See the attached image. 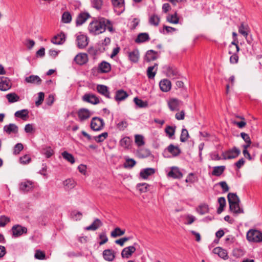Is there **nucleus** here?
<instances>
[{
  "mask_svg": "<svg viewBox=\"0 0 262 262\" xmlns=\"http://www.w3.org/2000/svg\"><path fill=\"white\" fill-rule=\"evenodd\" d=\"M105 18L101 17L99 20H95L90 23L89 30L91 33L98 35L103 33L106 30L105 24Z\"/></svg>",
  "mask_w": 262,
  "mask_h": 262,
  "instance_id": "nucleus-1",
  "label": "nucleus"
},
{
  "mask_svg": "<svg viewBox=\"0 0 262 262\" xmlns=\"http://www.w3.org/2000/svg\"><path fill=\"white\" fill-rule=\"evenodd\" d=\"M247 239L253 243L260 242L262 241V232L256 229H251L247 233Z\"/></svg>",
  "mask_w": 262,
  "mask_h": 262,
  "instance_id": "nucleus-2",
  "label": "nucleus"
},
{
  "mask_svg": "<svg viewBox=\"0 0 262 262\" xmlns=\"http://www.w3.org/2000/svg\"><path fill=\"white\" fill-rule=\"evenodd\" d=\"M240 48L239 46H229L228 53L231 56L230 57V62L231 64H236L238 63L239 56L238 53L239 51Z\"/></svg>",
  "mask_w": 262,
  "mask_h": 262,
  "instance_id": "nucleus-3",
  "label": "nucleus"
},
{
  "mask_svg": "<svg viewBox=\"0 0 262 262\" xmlns=\"http://www.w3.org/2000/svg\"><path fill=\"white\" fill-rule=\"evenodd\" d=\"M105 123L103 120L99 117H95L92 119L91 128L94 131H99L102 129Z\"/></svg>",
  "mask_w": 262,
  "mask_h": 262,
  "instance_id": "nucleus-4",
  "label": "nucleus"
},
{
  "mask_svg": "<svg viewBox=\"0 0 262 262\" xmlns=\"http://www.w3.org/2000/svg\"><path fill=\"white\" fill-rule=\"evenodd\" d=\"M240 153V150L236 147H234L231 149L228 150L226 153L223 152V159L224 160L234 159L237 157Z\"/></svg>",
  "mask_w": 262,
  "mask_h": 262,
  "instance_id": "nucleus-5",
  "label": "nucleus"
},
{
  "mask_svg": "<svg viewBox=\"0 0 262 262\" xmlns=\"http://www.w3.org/2000/svg\"><path fill=\"white\" fill-rule=\"evenodd\" d=\"M135 238L133 236H129L123 237L122 238H120L118 239H117L115 241V243L117 245H119L120 246H123V245L127 241H133V246H139L140 245H143V243L141 242L140 240H138L137 241H135Z\"/></svg>",
  "mask_w": 262,
  "mask_h": 262,
  "instance_id": "nucleus-6",
  "label": "nucleus"
},
{
  "mask_svg": "<svg viewBox=\"0 0 262 262\" xmlns=\"http://www.w3.org/2000/svg\"><path fill=\"white\" fill-rule=\"evenodd\" d=\"M66 39V34L61 31L55 35L51 40V42L54 45H61L64 43Z\"/></svg>",
  "mask_w": 262,
  "mask_h": 262,
  "instance_id": "nucleus-7",
  "label": "nucleus"
},
{
  "mask_svg": "<svg viewBox=\"0 0 262 262\" xmlns=\"http://www.w3.org/2000/svg\"><path fill=\"white\" fill-rule=\"evenodd\" d=\"M12 86L10 79L7 77H0V90L6 91Z\"/></svg>",
  "mask_w": 262,
  "mask_h": 262,
  "instance_id": "nucleus-8",
  "label": "nucleus"
},
{
  "mask_svg": "<svg viewBox=\"0 0 262 262\" xmlns=\"http://www.w3.org/2000/svg\"><path fill=\"white\" fill-rule=\"evenodd\" d=\"M11 231L13 236L18 237L21 236L23 233H26L27 232V229L21 225H15L12 227Z\"/></svg>",
  "mask_w": 262,
  "mask_h": 262,
  "instance_id": "nucleus-9",
  "label": "nucleus"
},
{
  "mask_svg": "<svg viewBox=\"0 0 262 262\" xmlns=\"http://www.w3.org/2000/svg\"><path fill=\"white\" fill-rule=\"evenodd\" d=\"M160 52L155 51L153 50H148L145 54L144 60L147 62L156 60L159 57Z\"/></svg>",
  "mask_w": 262,
  "mask_h": 262,
  "instance_id": "nucleus-10",
  "label": "nucleus"
},
{
  "mask_svg": "<svg viewBox=\"0 0 262 262\" xmlns=\"http://www.w3.org/2000/svg\"><path fill=\"white\" fill-rule=\"evenodd\" d=\"M82 100L93 104H97L100 102L99 98L93 94H84L82 97Z\"/></svg>",
  "mask_w": 262,
  "mask_h": 262,
  "instance_id": "nucleus-11",
  "label": "nucleus"
},
{
  "mask_svg": "<svg viewBox=\"0 0 262 262\" xmlns=\"http://www.w3.org/2000/svg\"><path fill=\"white\" fill-rule=\"evenodd\" d=\"M76 41L77 47L79 49H84L88 45V37L86 35L83 34L77 35Z\"/></svg>",
  "mask_w": 262,
  "mask_h": 262,
  "instance_id": "nucleus-12",
  "label": "nucleus"
},
{
  "mask_svg": "<svg viewBox=\"0 0 262 262\" xmlns=\"http://www.w3.org/2000/svg\"><path fill=\"white\" fill-rule=\"evenodd\" d=\"M128 58L132 63H138L140 58L139 50L135 49L132 51L128 52Z\"/></svg>",
  "mask_w": 262,
  "mask_h": 262,
  "instance_id": "nucleus-13",
  "label": "nucleus"
},
{
  "mask_svg": "<svg viewBox=\"0 0 262 262\" xmlns=\"http://www.w3.org/2000/svg\"><path fill=\"white\" fill-rule=\"evenodd\" d=\"M77 115L81 122L88 119L91 116L90 111L85 108H80L77 112Z\"/></svg>",
  "mask_w": 262,
  "mask_h": 262,
  "instance_id": "nucleus-14",
  "label": "nucleus"
},
{
  "mask_svg": "<svg viewBox=\"0 0 262 262\" xmlns=\"http://www.w3.org/2000/svg\"><path fill=\"white\" fill-rule=\"evenodd\" d=\"M91 17L88 12H81L77 16L76 20V26H79L84 23L86 20Z\"/></svg>",
  "mask_w": 262,
  "mask_h": 262,
  "instance_id": "nucleus-15",
  "label": "nucleus"
},
{
  "mask_svg": "<svg viewBox=\"0 0 262 262\" xmlns=\"http://www.w3.org/2000/svg\"><path fill=\"white\" fill-rule=\"evenodd\" d=\"M74 61L79 65L82 66L88 61V55L86 53H78L74 58Z\"/></svg>",
  "mask_w": 262,
  "mask_h": 262,
  "instance_id": "nucleus-16",
  "label": "nucleus"
},
{
  "mask_svg": "<svg viewBox=\"0 0 262 262\" xmlns=\"http://www.w3.org/2000/svg\"><path fill=\"white\" fill-rule=\"evenodd\" d=\"M168 176L173 179H181L183 177V173L178 167H172L171 170L168 172Z\"/></svg>",
  "mask_w": 262,
  "mask_h": 262,
  "instance_id": "nucleus-17",
  "label": "nucleus"
},
{
  "mask_svg": "<svg viewBox=\"0 0 262 262\" xmlns=\"http://www.w3.org/2000/svg\"><path fill=\"white\" fill-rule=\"evenodd\" d=\"M163 68L167 76L169 77L174 78L179 75L177 69L174 66H165Z\"/></svg>",
  "mask_w": 262,
  "mask_h": 262,
  "instance_id": "nucleus-18",
  "label": "nucleus"
},
{
  "mask_svg": "<svg viewBox=\"0 0 262 262\" xmlns=\"http://www.w3.org/2000/svg\"><path fill=\"white\" fill-rule=\"evenodd\" d=\"M98 70L100 73H107L111 71V66L110 63L102 61L99 64Z\"/></svg>",
  "mask_w": 262,
  "mask_h": 262,
  "instance_id": "nucleus-19",
  "label": "nucleus"
},
{
  "mask_svg": "<svg viewBox=\"0 0 262 262\" xmlns=\"http://www.w3.org/2000/svg\"><path fill=\"white\" fill-rule=\"evenodd\" d=\"M159 86L162 92H167L171 89V83L170 80L164 79L160 81Z\"/></svg>",
  "mask_w": 262,
  "mask_h": 262,
  "instance_id": "nucleus-20",
  "label": "nucleus"
},
{
  "mask_svg": "<svg viewBox=\"0 0 262 262\" xmlns=\"http://www.w3.org/2000/svg\"><path fill=\"white\" fill-rule=\"evenodd\" d=\"M213 253L217 254L220 257L226 259L228 257L227 250L222 248L221 247H216L213 250Z\"/></svg>",
  "mask_w": 262,
  "mask_h": 262,
  "instance_id": "nucleus-21",
  "label": "nucleus"
},
{
  "mask_svg": "<svg viewBox=\"0 0 262 262\" xmlns=\"http://www.w3.org/2000/svg\"><path fill=\"white\" fill-rule=\"evenodd\" d=\"M181 101L176 98L170 99L168 102V106L172 111H178Z\"/></svg>",
  "mask_w": 262,
  "mask_h": 262,
  "instance_id": "nucleus-22",
  "label": "nucleus"
},
{
  "mask_svg": "<svg viewBox=\"0 0 262 262\" xmlns=\"http://www.w3.org/2000/svg\"><path fill=\"white\" fill-rule=\"evenodd\" d=\"M97 92L105 96L106 98L111 99L110 93L108 91V87L105 85L98 84L97 86Z\"/></svg>",
  "mask_w": 262,
  "mask_h": 262,
  "instance_id": "nucleus-23",
  "label": "nucleus"
},
{
  "mask_svg": "<svg viewBox=\"0 0 262 262\" xmlns=\"http://www.w3.org/2000/svg\"><path fill=\"white\" fill-rule=\"evenodd\" d=\"M128 96V94L126 91L120 89L116 92L114 99L116 101H121L125 100Z\"/></svg>",
  "mask_w": 262,
  "mask_h": 262,
  "instance_id": "nucleus-24",
  "label": "nucleus"
},
{
  "mask_svg": "<svg viewBox=\"0 0 262 262\" xmlns=\"http://www.w3.org/2000/svg\"><path fill=\"white\" fill-rule=\"evenodd\" d=\"M155 173V169L152 168L142 169L140 172V177L143 179H147L149 176Z\"/></svg>",
  "mask_w": 262,
  "mask_h": 262,
  "instance_id": "nucleus-25",
  "label": "nucleus"
},
{
  "mask_svg": "<svg viewBox=\"0 0 262 262\" xmlns=\"http://www.w3.org/2000/svg\"><path fill=\"white\" fill-rule=\"evenodd\" d=\"M112 3L115 9H119V14H121L124 11V0H112Z\"/></svg>",
  "mask_w": 262,
  "mask_h": 262,
  "instance_id": "nucleus-26",
  "label": "nucleus"
},
{
  "mask_svg": "<svg viewBox=\"0 0 262 262\" xmlns=\"http://www.w3.org/2000/svg\"><path fill=\"white\" fill-rule=\"evenodd\" d=\"M173 157H177L180 155L181 150L178 146L171 144L166 149Z\"/></svg>",
  "mask_w": 262,
  "mask_h": 262,
  "instance_id": "nucleus-27",
  "label": "nucleus"
},
{
  "mask_svg": "<svg viewBox=\"0 0 262 262\" xmlns=\"http://www.w3.org/2000/svg\"><path fill=\"white\" fill-rule=\"evenodd\" d=\"M150 40V37L147 33H139L137 38L135 39V41L137 43H141Z\"/></svg>",
  "mask_w": 262,
  "mask_h": 262,
  "instance_id": "nucleus-28",
  "label": "nucleus"
},
{
  "mask_svg": "<svg viewBox=\"0 0 262 262\" xmlns=\"http://www.w3.org/2000/svg\"><path fill=\"white\" fill-rule=\"evenodd\" d=\"M102 226V223L99 219H95L92 224L84 228L85 230L95 231Z\"/></svg>",
  "mask_w": 262,
  "mask_h": 262,
  "instance_id": "nucleus-29",
  "label": "nucleus"
},
{
  "mask_svg": "<svg viewBox=\"0 0 262 262\" xmlns=\"http://www.w3.org/2000/svg\"><path fill=\"white\" fill-rule=\"evenodd\" d=\"M18 126L13 123H10L9 125H6L4 127V131L8 134L11 133L16 134L18 133Z\"/></svg>",
  "mask_w": 262,
  "mask_h": 262,
  "instance_id": "nucleus-30",
  "label": "nucleus"
},
{
  "mask_svg": "<svg viewBox=\"0 0 262 262\" xmlns=\"http://www.w3.org/2000/svg\"><path fill=\"white\" fill-rule=\"evenodd\" d=\"M25 81L27 83L36 84L39 85L41 84L42 80L37 75H30L26 77Z\"/></svg>",
  "mask_w": 262,
  "mask_h": 262,
  "instance_id": "nucleus-31",
  "label": "nucleus"
},
{
  "mask_svg": "<svg viewBox=\"0 0 262 262\" xmlns=\"http://www.w3.org/2000/svg\"><path fill=\"white\" fill-rule=\"evenodd\" d=\"M229 204V210L231 212L235 214H239L244 213V210L239 207V203L236 202Z\"/></svg>",
  "mask_w": 262,
  "mask_h": 262,
  "instance_id": "nucleus-32",
  "label": "nucleus"
},
{
  "mask_svg": "<svg viewBox=\"0 0 262 262\" xmlns=\"http://www.w3.org/2000/svg\"><path fill=\"white\" fill-rule=\"evenodd\" d=\"M15 117L20 118L24 121L27 120L29 118V111L27 109H23L16 112L14 114Z\"/></svg>",
  "mask_w": 262,
  "mask_h": 262,
  "instance_id": "nucleus-33",
  "label": "nucleus"
},
{
  "mask_svg": "<svg viewBox=\"0 0 262 262\" xmlns=\"http://www.w3.org/2000/svg\"><path fill=\"white\" fill-rule=\"evenodd\" d=\"M103 256L105 260L112 261L115 258V253L110 249L105 250L103 252Z\"/></svg>",
  "mask_w": 262,
  "mask_h": 262,
  "instance_id": "nucleus-34",
  "label": "nucleus"
},
{
  "mask_svg": "<svg viewBox=\"0 0 262 262\" xmlns=\"http://www.w3.org/2000/svg\"><path fill=\"white\" fill-rule=\"evenodd\" d=\"M33 183L31 181H27L22 182L20 184V189L24 192H28L32 189Z\"/></svg>",
  "mask_w": 262,
  "mask_h": 262,
  "instance_id": "nucleus-35",
  "label": "nucleus"
},
{
  "mask_svg": "<svg viewBox=\"0 0 262 262\" xmlns=\"http://www.w3.org/2000/svg\"><path fill=\"white\" fill-rule=\"evenodd\" d=\"M135 251V247H126L122 251V256L124 258H129Z\"/></svg>",
  "mask_w": 262,
  "mask_h": 262,
  "instance_id": "nucleus-36",
  "label": "nucleus"
},
{
  "mask_svg": "<svg viewBox=\"0 0 262 262\" xmlns=\"http://www.w3.org/2000/svg\"><path fill=\"white\" fill-rule=\"evenodd\" d=\"M225 166H217L213 167L211 174L216 177L221 176L225 170Z\"/></svg>",
  "mask_w": 262,
  "mask_h": 262,
  "instance_id": "nucleus-37",
  "label": "nucleus"
},
{
  "mask_svg": "<svg viewBox=\"0 0 262 262\" xmlns=\"http://www.w3.org/2000/svg\"><path fill=\"white\" fill-rule=\"evenodd\" d=\"M249 30V27L248 25L244 23H242L238 27V32L243 35L245 37L248 36V32Z\"/></svg>",
  "mask_w": 262,
  "mask_h": 262,
  "instance_id": "nucleus-38",
  "label": "nucleus"
},
{
  "mask_svg": "<svg viewBox=\"0 0 262 262\" xmlns=\"http://www.w3.org/2000/svg\"><path fill=\"white\" fill-rule=\"evenodd\" d=\"M125 232V230H122L119 227L115 228L111 232V236L114 238L121 236L124 234Z\"/></svg>",
  "mask_w": 262,
  "mask_h": 262,
  "instance_id": "nucleus-39",
  "label": "nucleus"
},
{
  "mask_svg": "<svg viewBox=\"0 0 262 262\" xmlns=\"http://www.w3.org/2000/svg\"><path fill=\"white\" fill-rule=\"evenodd\" d=\"M131 140L128 137H125L119 142L120 145L125 149H128L130 145Z\"/></svg>",
  "mask_w": 262,
  "mask_h": 262,
  "instance_id": "nucleus-40",
  "label": "nucleus"
},
{
  "mask_svg": "<svg viewBox=\"0 0 262 262\" xmlns=\"http://www.w3.org/2000/svg\"><path fill=\"white\" fill-rule=\"evenodd\" d=\"M125 159L123 167L125 168H132L136 164V161L133 159L125 157Z\"/></svg>",
  "mask_w": 262,
  "mask_h": 262,
  "instance_id": "nucleus-41",
  "label": "nucleus"
},
{
  "mask_svg": "<svg viewBox=\"0 0 262 262\" xmlns=\"http://www.w3.org/2000/svg\"><path fill=\"white\" fill-rule=\"evenodd\" d=\"M229 204L240 203V200L236 193H229L227 195Z\"/></svg>",
  "mask_w": 262,
  "mask_h": 262,
  "instance_id": "nucleus-42",
  "label": "nucleus"
},
{
  "mask_svg": "<svg viewBox=\"0 0 262 262\" xmlns=\"http://www.w3.org/2000/svg\"><path fill=\"white\" fill-rule=\"evenodd\" d=\"M218 203L220 206L217 209V213L221 214L224 210V207L226 206V199L224 197H220L218 199Z\"/></svg>",
  "mask_w": 262,
  "mask_h": 262,
  "instance_id": "nucleus-43",
  "label": "nucleus"
},
{
  "mask_svg": "<svg viewBox=\"0 0 262 262\" xmlns=\"http://www.w3.org/2000/svg\"><path fill=\"white\" fill-rule=\"evenodd\" d=\"M208 205L206 204H202L200 205L196 208V211L201 215H203L209 212Z\"/></svg>",
  "mask_w": 262,
  "mask_h": 262,
  "instance_id": "nucleus-44",
  "label": "nucleus"
},
{
  "mask_svg": "<svg viewBox=\"0 0 262 262\" xmlns=\"http://www.w3.org/2000/svg\"><path fill=\"white\" fill-rule=\"evenodd\" d=\"M160 18L158 15L154 14H152L149 18V23L153 26H158L160 23Z\"/></svg>",
  "mask_w": 262,
  "mask_h": 262,
  "instance_id": "nucleus-45",
  "label": "nucleus"
},
{
  "mask_svg": "<svg viewBox=\"0 0 262 262\" xmlns=\"http://www.w3.org/2000/svg\"><path fill=\"white\" fill-rule=\"evenodd\" d=\"M150 185L146 183L137 184L136 187L141 193L146 192L149 190Z\"/></svg>",
  "mask_w": 262,
  "mask_h": 262,
  "instance_id": "nucleus-46",
  "label": "nucleus"
},
{
  "mask_svg": "<svg viewBox=\"0 0 262 262\" xmlns=\"http://www.w3.org/2000/svg\"><path fill=\"white\" fill-rule=\"evenodd\" d=\"M6 98L10 103H14L19 101V96L15 93L8 94L6 95Z\"/></svg>",
  "mask_w": 262,
  "mask_h": 262,
  "instance_id": "nucleus-47",
  "label": "nucleus"
},
{
  "mask_svg": "<svg viewBox=\"0 0 262 262\" xmlns=\"http://www.w3.org/2000/svg\"><path fill=\"white\" fill-rule=\"evenodd\" d=\"M41 153L44 155L47 158H49L54 154V152L50 146H47L42 149Z\"/></svg>",
  "mask_w": 262,
  "mask_h": 262,
  "instance_id": "nucleus-48",
  "label": "nucleus"
},
{
  "mask_svg": "<svg viewBox=\"0 0 262 262\" xmlns=\"http://www.w3.org/2000/svg\"><path fill=\"white\" fill-rule=\"evenodd\" d=\"M158 66L157 63H155L153 66H150L147 68V75L149 79H153L156 74V72H154L153 70L155 69V67H157Z\"/></svg>",
  "mask_w": 262,
  "mask_h": 262,
  "instance_id": "nucleus-49",
  "label": "nucleus"
},
{
  "mask_svg": "<svg viewBox=\"0 0 262 262\" xmlns=\"http://www.w3.org/2000/svg\"><path fill=\"white\" fill-rule=\"evenodd\" d=\"M134 102L136 105L140 108H144L148 106V103L146 101H144L137 97L134 98Z\"/></svg>",
  "mask_w": 262,
  "mask_h": 262,
  "instance_id": "nucleus-50",
  "label": "nucleus"
},
{
  "mask_svg": "<svg viewBox=\"0 0 262 262\" xmlns=\"http://www.w3.org/2000/svg\"><path fill=\"white\" fill-rule=\"evenodd\" d=\"M108 137V133L104 132L98 136H94V139L97 143H100L103 142Z\"/></svg>",
  "mask_w": 262,
  "mask_h": 262,
  "instance_id": "nucleus-51",
  "label": "nucleus"
},
{
  "mask_svg": "<svg viewBox=\"0 0 262 262\" xmlns=\"http://www.w3.org/2000/svg\"><path fill=\"white\" fill-rule=\"evenodd\" d=\"M62 156L64 159L71 163L73 164L75 162V159L74 156L68 152L66 151H63L62 153Z\"/></svg>",
  "mask_w": 262,
  "mask_h": 262,
  "instance_id": "nucleus-52",
  "label": "nucleus"
},
{
  "mask_svg": "<svg viewBox=\"0 0 262 262\" xmlns=\"http://www.w3.org/2000/svg\"><path fill=\"white\" fill-rule=\"evenodd\" d=\"M167 20L172 24H177L179 23V18L176 12L174 14L170 15L167 17Z\"/></svg>",
  "mask_w": 262,
  "mask_h": 262,
  "instance_id": "nucleus-53",
  "label": "nucleus"
},
{
  "mask_svg": "<svg viewBox=\"0 0 262 262\" xmlns=\"http://www.w3.org/2000/svg\"><path fill=\"white\" fill-rule=\"evenodd\" d=\"M189 138L188 130L186 128H183L180 136V141L182 142H185Z\"/></svg>",
  "mask_w": 262,
  "mask_h": 262,
  "instance_id": "nucleus-54",
  "label": "nucleus"
},
{
  "mask_svg": "<svg viewBox=\"0 0 262 262\" xmlns=\"http://www.w3.org/2000/svg\"><path fill=\"white\" fill-rule=\"evenodd\" d=\"M108 241L107 237L105 232L101 233L98 238V243L100 245L104 244Z\"/></svg>",
  "mask_w": 262,
  "mask_h": 262,
  "instance_id": "nucleus-55",
  "label": "nucleus"
},
{
  "mask_svg": "<svg viewBox=\"0 0 262 262\" xmlns=\"http://www.w3.org/2000/svg\"><path fill=\"white\" fill-rule=\"evenodd\" d=\"M244 251L241 247L235 248L232 251L233 255L236 257H239L244 254Z\"/></svg>",
  "mask_w": 262,
  "mask_h": 262,
  "instance_id": "nucleus-56",
  "label": "nucleus"
},
{
  "mask_svg": "<svg viewBox=\"0 0 262 262\" xmlns=\"http://www.w3.org/2000/svg\"><path fill=\"white\" fill-rule=\"evenodd\" d=\"M135 143L138 146H141L145 144L144 137L141 135H136L135 137Z\"/></svg>",
  "mask_w": 262,
  "mask_h": 262,
  "instance_id": "nucleus-57",
  "label": "nucleus"
},
{
  "mask_svg": "<svg viewBox=\"0 0 262 262\" xmlns=\"http://www.w3.org/2000/svg\"><path fill=\"white\" fill-rule=\"evenodd\" d=\"M72 20V16L71 14L68 12H64L62 15V21L66 24L69 23Z\"/></svg>",
  "mask_w": 262,
  "mask_h": 262,
  "instance_id": "nucleus-58",
  "label": "nucleus"
},
{
  "mask_svg": "<svg viewBox=\"0 0 262 262\" xmlns=\"http://www.w3.org/2000/svg\"><path fill=\"white\" fill-rule=\"evenodd\" d=\"M93 7L97 10H100L103 5L102 0H92Z\"/></svg>",
  "mask_w": 262,
  "mask_h": 262,
  "instance_id": "nucleus-59",
  "label": "nucleus"
},
{
  "mask_svg": "<svg viewBox=\"0 0 262 262\" xmlns=\"http://www.w3.org/2000/svg\"><path fill=\"white\" fill-rule=\"evenodd\" d=\"M34 257L36 259L42 260L45 259L46 254L44 251L40 250H36L35 251Z\"/></svg>",
  "mask_w": 262,
  "mask_h": 262,
  "instance_id": "nucleus-60",
  "label": "nucleus"
},
{
  "mask_svg": "<svg viewBox=\"0 0 262 262\" xmlns=\"http://www.w3.org/2000/svg\"><path fill=\"white\" fill-rule=\"evenodd\" d=\"M175 129L176 126L173 127L172 126L168 125L165 128V132L166 134L168 135L169 137L170 138L174 135L175 133Z\"/></svg>",
  "mask_w": 262,
  "mask_h": 262,
  "instance_id": "nucleus-61",
  "label": "nucleus"
},
{
  "mask_svg": "<svg viewBox=\"0 0 262 262\" xmlns=\"http://www.w3.org/2000/svg\"><path fill=\"white\" fill-rule=\"evenodd\" d=\"M127 125L128 123L127 121L125 120H123L118 122L116 126L118 129L120 131H123L127 127Z\"/></svg>",
  "mask_w": 262,
  "mask_h": 262,
  "instance_id": "nucleus-62",
  "label": "nucleus"
},
{
  "mask_svg": "<svg viewBox=\"0 0 262 262\" xmlns=\"http://www.w3.org/2000/svg\"><path fill=\"white\" fill-rule=\"evenodd\" d=\"M24 149L23 145L20 143H17L14 147L13 154L16 155L19 154V152Z\"/></svg>",
  "mask_w": 262,
  "mask_h": 262,
  "instance_id": "nucleus-63",
  "label": "nucleus"
},
{
  "mask_svg": "<svg viewBox=\"0 0 262 262\" xmlns=\"http://www.w3.org/2000/svg\"><path fill=\"white\" fill-rule=\"evenodd\" d=\"M10 221L9 217L5 215L0 216V227H4Z\"/></svg>",
  "mask_w": 262,
  "mask_h": 262,
  "instance_id": "nucleus-64",
  "label": "nucleus"
}]
</instances>
